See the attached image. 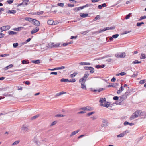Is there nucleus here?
<instances>
[{
	"label": "nucleus",
	"mask_w": 146,
	"mask_h": 146,
	"mask_svg": "<svg viewBox=\"0 0 146 146\" xmlns=\"http://www.w3.org/2000/svg\"><path fill=\"white\" fill-rule=\"evenodd\" d=\"M20 129L21 132L25 133L29 131V126L26 124L23 125L21 128Z\"/></svg>",
	"instance_id": "nucleus-2"
},
{
	"label": "nucleus",
	"mask_w": 146,
	"mask_h": 146,
	"mask_svg": "<svg viewBox=\"0 0 146 146\" xmlns=\"http://www.w3.org/2000/svg\"><path fill=\"white\" fill-rule=\"evenodd\" d=\"M124 88L123 87L121 86V87L119 89V90H118L117 91V94H119L121 93L122 91H123L124 90Z\"/></svg>",
	"instance_id": "nucleus-20"
},
{
	"label": "nucleus",
	"mask_w": 146,
	"mask_h": 146,
	"mask_svg": "<svg viewBox=\"0 0 146 146\" xmlns=\"http://www.w3.org/2000/svg\"><path fill=\"white\" fill-rule=\"evenodd\" d=\"M38 116H39V115H36L35 116H34L33 117H32L31 119L32 120L34 119H35L36 118L38 117Z\"/></svg>",
	"instance_id": "nucleus-47"
},
{
	"label": "nucleus",
	"mask_w": 146,
	"mask_h": 146,
	"mask_svg": "<svg viewBox=\"0 0 146 146\" xmlns=\"http://www.w3.org/2000/svg\"><path fill=\"white\" fill-rule=\"evenodd\" d=\"M57 123V121H55L53 122H52V123H51V125H50V126H53L54 125H55Z\"/></svg>",
	"instance_id": "nucleus-50"
},
{
	"label": "nucleus",
	"mask_w": 146,
	"mask_h": 146,
	"mask_svg": "<svg viewBox=\"0 0 146 146\" xmlns=\"http://www.w3.org/2000/svg\"><path fill=\"white\" fill-rule=\"evenodd\" d=\"M79 64L81 65H90V63L88 62H80Z\"/></svg>",
	"instance_id": "nucleus-22"
},
{
	"label": "nucleus",
	"mask_w": 146,
	"mask_h": 146,
	"mask_svg": "<svg viewBox=\"0 0 146 146\" xmlns=\"http://www.w3.org/2000/svg\"><path fill=\"white\" fill-rule=\"evenodd\" d=\"M39 29L38 27H36L34 29L31 31V33L32 34H34L36 33L39 31Z\"/></svg>",
	"instance_id": "nucleus-15"
},
{
	"label": "nucleus",
	"mask_w": 146,
	"mask_h": 146,
	"mask_svg": "<svg viewBox=\"0 0 146 146\" xmlns=\"http://www.w3.org/2000/svg\"><path fill=\"white\" fill-rule=\"evenodd\" d=\"M50 74L57 75V72H52L50 73Z\"/></svg>",
	"instance_id": "nucleus-52"
},
{
	"label": "nucleus",
	"mask_w": 146,
	"mask_h": 146,
	"mask_svg": "<svg viewBox=\"0 0 146 146\" xmlns=\"http://www.w3.org/2000/svg\"><path fill=\"white\" fill-rule=\"evenodd\" d=\"M119 35L118 34L114 35L112 36L113 38H116L119 36Z\"/></svg>",
	"instance_id": "nucleus-42"
},
{
	"label": "nucleus",
	"mask_w": 146,
	"mask_h": 146,
	"mask_svg": "<svg viewBox=\"0 0 146 146\" xmlns=\"http://www.w3.org/2000/svg\"><path fill=\"white\" fill-rule=\"evenodd\" d=\"M57 5L58 6L61 7H63L64 5V3H59L57 4Z\"/></svg>",
	"instance_id": "nucleus-54"
},
{
	"label": "nucleus",
	"mask_w": 146,
	"mask_h": 146,
	"mask_svg": "<svg viewBox=\"0 0 146 146\" xmlns=\"http://www.w3.org/2000/svg\"><path fill=\"white\" fill-rule=\"evenodd\" d=\"M127 97L124 94L120 97V100L121 102L123 101L127 98Z\"/></svg>",
	"instance_id": "nucleus-16"
},
{
	"label": "nucleus",
	"mask_w": 146,
	"mask_h": 146,
	"mask_svg": "<svg viewBox=\"0 0 146 146\" xmlns=\"http://www.w3.org/2000/svg\"><path fill=\"white\" fill-rule=\"evenodd\" d=\"M141 62V61H138L137 60H135L134 61H133V64H136L140 63Z\"/></svg>",
	"instance_id": "nucleus-41"
},
{
	"label": "nucleus",
	"mask_w": 146,
	"mask_h": 146,
	"mask_svg": "<svg viewBox=\"0 0 146 146\" xmlns=\"http://www.w3.org/2000/svg\"><path fill=\"white\" fill-rule=\"evenodd\" d=\"M141 112L140 111H137L133 113L130 118V120H132L140 115Z\"/></svg>",
	"instance_id": "nucleus-3"
},
{
	"label": "nucleus",
	"mask_w": 146,
	"mask_h": 146,
	"mask_svg": "<svg viewBox=\"0 0 146 146\" xmlns=\"http://www.w3.org/2000/svg\"><path fill=\"white\" fill-rule=\"evenodd\" d=\"M65 68V67L64 66H61L60 67H57V69L58 70L63 69Z\"/></svg>",
	"instance_id": "nucleus-53"
},
{
	"label": "nucleus",
	"mask_w": 146,
	"mask_h": 146,
	"mask_svg": "<svg viewBox=\"0 0 146 146\" xmlns=\"http://www.w3.org/2000/svg\"><path fill=\"white\" fill-rule=\"evenodd\" d=\"M130 93V92L129 91L127 90V91L125 92L124 95L127 97V96L129 95Z\"/></svg>",
	"instance_id": "nucleus-43"
},
{
	"label": "nucleus",
	"mask_w": 146,
	"mask_h": 146,
	"mask_svg": "<svg viewBox=\"0 0 146 146\" xmlns=\"http://www.w3.org/2000/svg\"><path fill=\"white\" fill-rule=\"evenodd\" d=\"M146 19V16H141V17H140V18H139V19L138 21H140L142 20H143L144 19Z\"/></svg>",
	"instance_id": "nucleus-39"
},
{
	"label": "nucleus",
	"mask_w": 146,
	"mask_h": 146,
	"mask_svg": "<svg viewBox=\"0 0 146 146\" xmlns=\"http://www.w3.org/2000/svg\"><path fill=\"white\" fill-rule=\"evenodd\" d=\"M19 142L20 141L19 140L15 141L12 143V146H13L16 145H17L19 143Z\"/></svg>",
	"instance_id": "nucleus-33"
},
{
	"label": "nucleus",
	"mask_w": 146,
	"mask_h": 146,
	"mask_svg": "<svg viewBox=\"0 0 146 146\" xmlns=\"http://www.w3.org/2000/svg\"><path fill=\"white\" fill-rule=\"evenodd\" d=\"M29 61L28 60H23L22 61V64H26L29 63Z\"/></svg>",
	"instance_id": "nucleus-38"
},
{
	"label": "nucleus",
	"mask_w": 146,
	"mask_h": 146,
	"mask_svg": "<svg viewBox=\"0 0 146 146\" xmlns=\"http://www.w3.org/2000/svg\"><path fill=\"white\" fill-rule=\"evenodd\" d=\"M8 33L9 35H15L16 33V32L12 31H10L8 32Z\"/></svg>",
	"instance_id": "nucleus-29"
},
{
	"label": "nucleus",
	"mask_w": 146,
	"mask_h": 146,
	"mask_svg": "<svg viewBox=\"0 0 146 146\" xmlns=\"http://www.w3.org/2000/svg\"><path fill=\"white\" fill-rule=\"evenodd\" d=\"M84 69L86 70H90V72L91 73H93L94 72V69L92 67L85 66Z\"/></svg>",
	"instance_id": "nucleus-8"
},
{
	"label": "nucleus",
	"mask_w": 146,
	"mask_h": 146,
	"mask_svg": "<svg viewBox=\"0 0 146 146\" xmlns=\"http://www.w3.org/2000/svg\"><path fill=\"white\" fill-rule=\"evenodd\" d=\"M64 116V115L62 114H57L56 115V117H63Z\"/></svg>",
	"instance_id": "nucleus-51"
},
{
	"label": "nucleus",
	"mask_w": 146,
	"mask_h": 146,
	"mask_svg": "<svg viewBox=\"0 0 146 146\" xmlns=\"http://www.w3.org/2000/svg\"><path fill=\"white\" fill-rule=\"evenodd\" d=\"M16 12V11L15 10H9L8 13H9L12 14H15Z\"/></svg>",
	"instance_id": "nucleus-31"
},
{
	"label": "nucleus",
	"mask_w": 146,
	"mask_h": 146,
	"mask_svg": "<svg viewBox=\"0 0 146 146\" xmlns=\"http://www.w3.org/2000/svg\"><path fill=\"white\" fill-rule=\"evenodd\" d=\"M54 21L52 20H48L47 21L48 24L49 25H51L53 24L54 23Z\"/></svg>",
	"instance_id": "nucleus-28"
},
{
	"label": "nucleus",
	"mask_w": 146,
	"mask_h": 146,
	"mask_svg": "<svg viewBox=\"0 0 146 146\" xmlns=\"http://www.w3.org/2000/svg\"><path fill=\"white\" fill-rule=\"evenodd\" d=\"M43 13V11H40V12L34 13L33 14L41 15H42Z\"/></svg>",
	"instance_id": "nucleus-27"
},
{
	"label": "nucleus",
	"mask_w": 146,
	"mask_h": 146,
	"mask_svg": "<svg viewBox=\"0 0 146 146\" xmlns=\"http://www.w3.org/2000/svg\"><path fill=\"white\" fill-rule=\"evenodd\" d=\"M5 35V34L3 33H0V38L3 37Z\"/></svg>",
	"instance_id": "nucleus-61"
},
{
	"label": "nucleus",
	"mask_w": 146,
	"mask_h": 146,
	"mask_svg": "<svg viewBox=\"0 0 146 146\" xmlns=\"http://www.w3.org/2000/svg\"><path fill=\"white\" fill-rule=\"evenodd\" d=\"M146 58L145 55V54L143 53H141V54L140 58L141 59H145Z\"/></svg>",
	"instance_id": "nucleus-24"
},
{
	"label": "nucleus",
	"mask_w": 146,
	"mask_h": 146,
	"mask_svg": "<svg viewBox=\"0 0 146 146\" xmlns=\"http://www.w3.org/2000/svg\"><path fill=\"white\" fill-rule=\"evenodd\" d=\"M131 13H129L125 17V19H129L130 18V15H131Z\"/></svg>",
	"instance_id": "nucleus-45"
},
{
	"label": "nucleus",
	"mask_w": 146,
	"mask_h": 146,
	"mask_svg": "<svg viewBox=\"0 0 146 146\" xmlns=\"http://www.w3.org/2000/svg\"><path fill=\"white\" fill-rule=\"evenodd\" d=\"M13 30L16 31H18L20 30L19 27L17 28H14Z\"/></svg>",
	"instance_id": "nucleus-56"
},
{
	"label": "nucleus",
	"mask_w": 146,
	"mask_h": 146,
	"mask_svg": "<svg viewBox=\"0 0 146 146\" xmlns=\"http://www.w3.org/2000/svg\"><path fill=\"white\" fill-rule=\"evenodd\" d=\"M24 82L26 85H29L30 84V82L28 81H26Z\"/></svg>",
	"instance_id": "nucleus-63"
},
{
	"label": "nucleus",
	"mask_w": 146,
	"mask_h": 146,
	"mask_svg": "<svg viewBox=\"0 0 146 146\" xmlns=\"http://www.w3.org/2000/svg\"><path fill=\"white\" fill-rule=\"evenodd\" d=\"M85 108L86 110L90 111L92 110V108L91 107L89 106L86 107Z\"/></svg>",
	"instance_id": "nucleus-34"
},
{
	"label": "nucleus",
	"mask_w": 146,
	"mask_h": 146,
	"mask_svg": "<svg viewBox=\"0 0 146 146\" xmlns=\"http://www.w3.org/2000/svg\"><path fill=\"white\" fill-rule=\"evenodd\" d=\"M68 79L62 78L60 80V81L62 82H66L68 81Z\"/></svg>",
	"instance_id": "nucleus-30"
},
{
	"label": "nucleus",
	"mask_w": 146,
	"mask_h": 146,
	"mask_svg": "<svg viewBox=\"0 0 146 146\" xmlns=\"http://www.w3.org/2000/svg\"><path fill=\"white\" fill-rule=\"evenodd\" d=\"M94 113H95V112L93 111L92 112H90V113H88L87 114V115L88 116H89L90 115H91L94 114Z\"/></svg>",
	"instance_id": "nucleus-46"
},
{
	"label": "nucleus",
	"mask_w": 146,
	"mask_h": 146,
	"mask_svg": "<svg viewBox=\"0 0 146 146\" xmlns=\"http://www.w3.org/2000/svg\"><path fill=\"white\" fill-rule=\"evenodd\" d=\"M9 54H1L0 55V56L1 57H5L6 56H9Z\"/></svg>",
	"instance_id": "nucleus-48"
},
{
	"label": "nucleus",
	"mask_w": 146,
	"mask_h": 146,
	"mask_svg": "<svg viewBox=\"0 0 146 146\" xmlns=\"http://www.w3.org/2000/svg\"><path fill=\"white\" fill-rule=\"evenodd\" d=\"M118 97L117 96H114L113 97V99L114 100H117L118 99Z\"/></svg>",
	"instance_id": "nucleus-58"
},
{
	"label": "nucleus",
	"mask_w": 146,
	"mask_h": 146,
	"mask_svg": "<svg viewBox=\"0 0 146 146\" xmlns=\"http://www.w3.org/2000/svg\"><path fill=\"white\" fill-rule=\"evenodd\" d=\"M33 142L38 146H40L41 145V143L40 141H38L35 138L33 139Z\"/></svg>",
	"instance_id": "nucleus-13"
},
{
	"label": "nucleus",
	"mask_w": 146,
	"mask_h": 146,
	"mask_svg": "<svg viewBox=\"0 0 146 146\" xmlns=\"http://www.w3.org/2000/svg\"><path fill=\"white\" fill-rule=\"evenodd\" d=\"M126 56V54L125 52L121 53L119 54H115V56L117 58H124Z\"/></svg>",
	"instance_id": "nucleus-6"
},
{
	"label": "nucleus",
	"mask_w": 146,
	"mask_h": 146,
	"mask_svg": "<svg viewBox=\"0 0 146 146\" xmlns=\"http://www.w3.org/2000/svg\"><path fill=\"white\" fill-rule=\"evenodd\" d=\"M13 0H9L7 1V2L9 4H11L13 3Z\"/></svg>",
	"instance_id": "nucleus-55"
},
{
	"label": "nucleus",
	"mask_w": 146,
	"mask_h": 146,
	"mask_svg": "<svg viewBox=\"0 0 146 146\" xmlns=\"http://www.w3.org/2000/svg\"><path fill=\"white\" fill-rule=\"evenodd\" d=\"M146 82V80H140L139 82V83L140 84H143L144 83H145Z\"/></svg>",
	"instance_id": "nucleus-44"
},
{
	"label": "nucleus",
	"mask_w": 146,
	"mask_h": 146,
	"mask_svg": "<svg viewBox=\"0 0 146 146\" xmlns=\"http://www.w3.org/2000/svg\"><path fill=\"white\" fill-rule=\"evenodd\" d=\"M29 2V0H24L23 1L22 3L20 5H27L28 4V3Z\"/></svg>",
	"instance_id": "nucleus-21"
},
{
	"label": "nucleus",
	"mask_w": 146,
	"mask_h": 146,
	"mask_svg": "<svg viewBox=\"0 0 146 146\" xmlns=\"http://www.w3.org/2000/svg\"><path fill=\"white\" fill-rule=\"evenodd\" d=\"M116 80V79L114 77H113L111 79V81L112 82H115V81Z\"/></svg>",
	"instance_id": "nucleus-59"
},
{
	"label": "nucleus",
	"mask_w": 146,
	"mask_h": 146,
	"mask_svg": "<svg viewBox=\"0 0 146 146\" xmlns=\"http://www.w3.org/2000/svg\"><path fill=\"white\" fill-rule=\"evenodd\" d=\"M18 45V44L17 43H15L13 44V46L14 48H16Z\"/></svg>",
	"instance_id": "nucleus-49"
},
{
	"label": "nucleus",
	"mask_w": 146,
	"mask_h": 146,
	"mask_svg": "<svg viewBox=\"0 0 146 146\" xmlns=\"http://www.w3.org/2000/svg\"><path fill=\"white\" fill-rule=\"evenodd\" d=\"M25 20H27V21H28L29 22H32V21L33 20V19H32V18H28V17H26L25 18Z\"/></svg>",
	"instance_id": "nucleus-32"
},
{
	"label": "nucleus",
	"mask_w": 146,
	"mask_h": 146,
	"mask_svg": "<svg viewBox=\"0 0 146 146\" xmlns=\"http://www.w3.org/2000/svg\"><path fill=\"white\" fill-rule=\"evenodd\" d=\"M124 124L125 125H129L130 126H132L133 125H134V123H129L127 122H125L124 123Z\"/></svg>",
	"instance_id": "nucleus-26"
},
{
	"label": "nucleus",
	"mask_w": 146,
	"mask_h": 146,
	"mask_svg": "<svg viewBox=\"0 0 146 146\" xmlns=\"http://www.w3.org/2000/svg\"><path fill=\"white\" fill-rule=\"evenodd\" d=\"M100 19V15H97L96 16V17H95V18L93 19V21H96L98 19Z\"/></svg>",
	"instance_id": "nucleus-36"
},
{
	"label": "nucleus",
	"mask_w": 146,
	"mask_h": 146,
	"mask_svg": "<svg viewBox=\"0 0 146 146\" xmlns=\"http://www.w3.org/2000/svg\"><path fill=\"white\" fill-rule=\"evenodd\" d=\"M33 23L36 26H39L40 25L39 21L33 19L32 21Z\"/></svg>",
	"instance_id": "nucleus-12"
},
{
	"label": "nucleus",
	"mask_w": 146,
	"mask_h": 146,
	"mask_svg": "<svg viewBox=\"0 0 146 146\" xmlns=\"http://www.w3.org/2000/svg\"><path fill=\"white\" fill-rule=\"evenodd\" d=\"M48 70H50V71H52L58 70L57 67L55 68H54V69H48Z\"/></svg>",
	"instance_id": "nucleus-57"
},
{
	"label": "nucleus",
	"mask_w": 146,
	"mask_h": 146,
	"mask_svg": "<svg viewBox=\"0 0 146 146\" xmlns=\"http://www.w3.org/2000/svg\"><path fill=\"white\" fill-rule=\"evenodd\" d=\"M60 43H52L48 44V47L49 48H57L60 46Z\"/></svg>",
	"instance_id": "nucleus-4"
},
{
	"label": "nucleus",
	"mask_w": 146,
	"mask_h": 146,
	"mask_svg": "<svg viewBox=\"0 0 146 146\" xmlns=\"http://www.w3.org/2000/svg\"><path fill=\"white\" fill-rule=\"evenodd\" d=\"M141 25V23H137V24L136 25L137 26H140Z\"/></svg>",
	"instance_id": "nucleus-64"
},
{
	"label": "nucleus",
	"mask_w": 146,
	"mask_h": 146,
	"mask_svg": "<svg viewBox=\"0 0 146 146\" xmlns=\"http://www.w3.org/2000/svg\"><path fill=\"white\" fill-rule=\"evenodd\" d=\"M126 74V73H125L124 72H121L119 73L120 75L121 76L124 75H125Z\"/></svg>",
	"instance_id": "nucleus-62"
},
{
	"label": "nucleus",
	"mask_w": 146,
	"mask_h": 146,
	"mask_svg": "<svg viewBox=\"0 0 146 146\" xmlns=\"http://www.w3.org/2000/svg\"><path fill=\"white\" fill-rule=\"evenodd\" d=\"M13 64H10L8 66H6L5 68H4V70H7L9 68H11V67H13Z\"/></svg>",
	"instance_id": "nucleus-25"
},
{
	"label": "nucleus",
	"mask_w": 146,
	"mask_h": 146,
	"mask_svg": "<svg viewBox=\"0 0 146 146\" xmlns=\"http://www.w3.org/2000/svg\"><path fill=\"white\" fill-rule=\"evenodd\" d=\"M114 28L111 27H107L104 28L102 30L100 29L98 31V33H100L104 31L107 30L112 29H114Z\"/></svg>",
	"instance_id": "nucleus-10"
},
{
	"label": "nucleus",
	"mask_w": 146,
	"mask_h": 146,
	"mask_svg": "<svg viewBox=\"0 0 146 146\" xmlns=\"http://www.w3.org/2000/svg\"><path fill=\"white\" fill-rule=\"evenodd\" d=\"M110 104L109 102L105 101L103 104H100V105L102 106L108 107Z\"/></svg>",
	"instance_id": "nucleus-11"
},
{
	"label": "nucleus",
	"mask_w": 146,
	"mask_h": 146,
	"mask_svg": "<svg viewBox=\"0 0 146 146\" xmlns=\"http://www.w3.org/2000/svg\"><path fill=\"white\" fill-rule=\"evenodd\" d=\"M89 75V74L88 72H86L84 76L79 80V82L81 83V88L83 89H86V86L85 84V82Z\"/></svg>",
	"instance_id": "nucleus-1"
},
{
	"label": "nucleus",
	"mask_w": 146,
	"mask_h": 146,
	"mask_svg": "<svg viewBox=\"0 0 146 146\" xmlns=\"http://www.w3.org/2000/svg\"><path fill=\"white\" fill-rule=\"evenodd\" d=\"M105 66V65L104 64H103L102 65H96V68H102L104 67Z\"/></svg>",
	"instance_id": "nucleus-23"
},
{
	"label": "nucleus",
	"mask_w": 146,
	"mask_h": 146,
	"mask_svg": "<svg viewBox=\"0 0 146 146\" xmlns=\"http://www.w3.org/2000/svg\"><path fill=\"white\" fill-rule=\"evenodd\" d=\"M31 62L33 63L36 64H38L40 63L41 60H32Z\"/></svg>",
	"instance_id": "nucleus-19"
},
{
	"label": "nucleus",
	"mask_w": 146,
	"mask_h": 146,
	"mask_svg": "<svg viewBox=\"0 0 146 146\" xmlns=\"http://www.w3.org/2000/svg\"><path fill=\"white\" fill-rule=\"evenodd\" d=\"M129 133L128 130H126L125 131L123 132V133H121L120 134L118 135L117 136V137L119 138V137H123L125 135H126L127 133Z\"/></svg>",
	"instance_id": "nucleus-7"
},
{
	"label": "nucleus",
	"mask_w": 146,
	"mask_h": 146,
	"mask_svg": "<svg viewBox=\"0 0 146 146\" xmlns=\"http://www.w3.org/2000/svg\"><path fill=\"white\" fill-rule=\"evenodd\" d=\"M77 74V73H74L73 74H70V78H73Z\"/></svg>",
	"instance_id": "nucleus-35"
},
{
	"label": "nucleus",
	"mask_w": 146,
	"mask_h": 146,
	"mask_svg": "<svg viewBox=\"0 0 146 146\" xmlns=\"http://www.w3.org/2000/svg\"><path fill=\"white\" fill-rule=\"evenodd\" d=\"M88 14L87 13L84 14L83 13H81L80 14V16L83 18L87 17L88 16Z\"/></svg>",
	"instance_id": "nucleus-17"
},
{
	"label": "nucleus",
	"mask_w": 146,
	"mask_h": 146,
	"mask_svg": "<svg viewBox=\"0 0 146 146\" xmlns=\"http://www.w3.org/2000/svg\"><path fill=\"white\" fill-rule=\"evenodd\" d=\"M10 27L9 25H7L1 27L0 29L2 31L1 32H2L3 31L8 30L10 29Z\"/></svg>",
	"instance_id": "nucleus-9"
},
{
	"label": "nucleus",
	"mask_w": 146,
	"mask_h": 146,
	"mask_svg": "<svg viewBox=\"0 0 146 146\" xmlns=\"http://www.w3.org/2000/svg\"><path fill=\"white\" fill-rule=\"evenodd\" d=\"M68 81L71 82H76V80L75 79H71L70 80H68Z\"/></svg>",
	"instance_id": "nucleus-40"
},
{
	"label": "nucleus",
	"mask_w": 146,
	"mask_h": 146,
	"mask_svg": "<svg viewBox=\"0 0 146 146\" xmlns=\"http://www.w3.org/2000/svg\"><path fill=\"white\" fill-rule=\"evenodd\" d=\"M99 101L100 102V104H103L105 101H106V100L105 98H101L100 99Z\"/></svg>",
	"instance_id": "nucleus-18"
},
{
	"label": "nucleus",
	"mask_w": 146,
	"mask_h": 146,
	"mask_svg": "<svg viewBox=\"0 0 146 146\" xmlns=\"http://www.w3.org/2000/svg\"><path fill=\"white\" fill-rule=\"evenodd\" d=\"M80 130L79 129L77 130L76 131H73L71 134H70V137H72L73 135H75V134H76L77 133H78V132L80 131Z\"/></svg>",
	"instance_id": "nucleus-14"
},
{
	"label": "nucleus",
	"mask_w": 146,
	"mask_h": 146,
	"mask_svg": "<svg viewBox=\"0 0 146 146\" xmlns=\"http://www.w3.org/2000/svg\"><path fill=\"white\" fill-rule=\"evenodd\" d=\"M68 5L69 7H74V5L72 4H68Z\"/></svg>",
	"instance_id": "nucleus-60"
},
{
	"label": "nucleus",
	"mask_w": 146,
	"mask_h": 146,
	"mask_svg": "<svg viewBox=\"0 0 146 146\" xmlns=\"http://www.w3.org/2000/svg\"><path fill=\"white\" fill-rule=\"evenodd\" d=\"M102 123L101 126L105 128L108 126V122L107 120L104 119H102Z\"/></svg>",
	"instance_id": "nucleus-5"
},
{
	"label": "nucleus",
	"mask_w": 146,
	"mask_h": 146,
	"mask_svg": "<svg viewBox=\"0 0 146 146\" xmlns=\"http://www.w3.org/2000/svg\"><path fill=\"white\" fill-rule=\"evenodd\" d=\"M89 31L87 30L86 31L81 32H80L81 34H82L83 35H85L86 33H88Z\"/></svg>",
	"instance_id": "nucleus-37"
}]
</instances>
